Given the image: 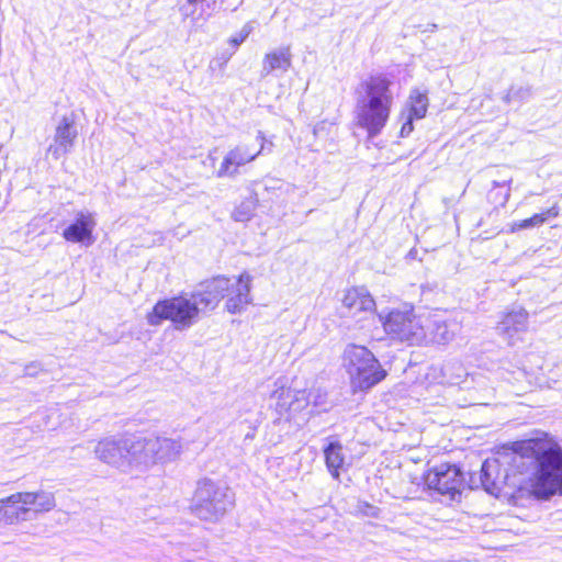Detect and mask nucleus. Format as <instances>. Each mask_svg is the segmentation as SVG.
Segmentation results:
<instances>
[{
  "mask_svg": "<svg viewBox=\"0 0 562 562\" xmlns=\"http://www.w3.org/2000/svg\"><path fill=\"white\" fill-rule=\"evenodd\" d=\"M481 481L491 494L505 487L541 499L562 495V447L548 434L514 443L482 464Z\"/></svg>",
  "mask_w": 562,
  "mask_h": 562,
  "instance_id": "1",
  "label": "nucleus"
},
{
  "mask_svg": "<svg viewBox=\"0 0 562 562\" xmlns=\"http://www.w3.org/2000/svg\"><path fill=\"white\" fill-rule=\"evenodd\" d=\"M393 82L384 75L369 77L362 82L357 104L356 123L370 138L378 136L390 117L394 103Z\"/></svg>",
  "mask_w": 562,
  "mask_h": 562,
  "instance_id": "2",
  "label": "nucleus"
},
{
  "mask_svg": "<svg viewBox=\"0 0 562 562\" xmlns=\"http://www.w3.org/2000/svg\"><path fill=\"white\" fill-rule=\"evenodd\" d=\"M233 504V494L225 483L203 477L196 482L191 512L201 520L216 522Z\"/></svg>",
  "mask_w": 562,
  "mask_h": 562,
  "instance_id": "3",
  "label": "nucleus"
},
{
  "mask_svg": "<svg viewBox=\"0 0 562 562\" xmlns=\"http://www.w3.org/2000/svg\"><path fill=\"white\" fill-rule=\"evenodd\" d=\"M344 363L353 391H368L387 374L375 356L360 345L350 344L346 347Z\"/></svg>",
  "mask_w": 562,
  "mask_h": 562,
  "instance_id": "4",
  "label": "nucleus"
},
{
  "mask_svg": "<svg viewBox=\"0 0 562 562\" xmlns=\"http://www.w3.org/2000/svg\"><path fill=\"white\" fill-rule=\"evenodd\" d=\"M200 317V310L190 292L158 301L153 311L147 314L146 319L151 326L170 321L176 330L182 331L196 324Z\"/></svg>",
  "mask_w": 562,
  "mask_h": 562,
  "instance_id": "5",
  "label": "nucleus"
},
{
  "mask_svg": "<svg viewBox=\"0 0 562 562\" xmlns=\"http://www.w3.org/2000/svg\"><path fill=\"white\" fill-rule=\"evenodd\" d=\"M183 451L180 438L160 435L136 437V470L145 471L155 465H166L177 461Z\"/></svg>",
  "mask_w": 562,
  "mask_h": 562,
  "instance_id": "6",
  "label": "nucleus"
},
{
  "mask_svg": "<svg viewBox=\"0 0 562 562\" xmlns=\"http://www.w3.org/2000/svg\"><path fill=\"white\" fill-rule=\"evenodd\" d=\"M378 318L384 331L394 339L415 345L426 338L424 319L415 314L414 307L409 304L389 312H380Z\"/></svg>",
  "mask_w": 562,
  "mask_h": 562,
  "instance_id": "7",
  "label": "nucleus"
},
{
  "mask_svg": "<svg viewBox=\"0 0 562 562\" xmlns=\"http://www.w3.org/2000/svg\"><path fill=\"white\" fill-rule=\"evenodd\" d=\"M94 454L101 462L128 473L136 469V437H105L95 445Z\"/></svg>",
  "mask_w": 562,
  "mask_h": 562,
  "instance_id": "8",
  "label": "nucleus"
},
{
  "mask_svg": "<svg viewBox=\"0 0 562 562\" xmlns=\"http://www.w3.org/2000/svg\"><path fill=\"white\" fill-rule=\"evenodd\" d=\"M464 483V476L461 470L453 464L442 463L427 472L425 484L428 488L454 499L460 495Z\"/></svg>",
  "mask_w": 562,
  "mask_h": 562,
  "instance_id": "9",
  "label": "nucleus"
},
{
  "mask_svg": "<svg viewBox=\"0 0 562 562\" xmlns=\"http://www.w3.org/2000/svg\"><path fill=\"white\" fill-rule=\"evenodd\" d=\"M257 140L260 144L259 148H255L247 143H239L231 148L223 157L222 164L216 171V177H236L240 167L254 161L265 150V136L262 132H258Z\"/></svg>",
  "mask_w": 562,
  "mask_h": 562,
  "instance_id": "10",
  "label": "nucleus"
},
{
  "mask_svg": "<svg viewBox=\"0 0 562 562\" xmlns=\"http://www.w3.org/2000/svg\"><path fill=\"white\" fill-rule=\"evenodd\" d=\"M269 400L271 401L270 406L274 407L280 416L290 412H302L308 407L306 390L294 391L286 387L281 379L274 381Z\"/></svg>",
  "mask_w": 562,
  "mask_h": 562,
  "instance_id": "11",
  "label": "nucleus"
},
{
  "mask_svg": "<svg viewBox=\"0 0 562 562\" xmlns=\"http://www.w3.org/2000/svg\"><path fill=\"white\" fill-rule=\"evenodd\" d=\"M231 279L216 277L203 282L200 289L191 292L201 315L215 310L221 300L225 297L226 293L231 290Z\"/></svg>",
  "mask_w": 562,
  "mask_h": 562,
  "instance_id": "12",
  "label": "nucleus"
},
{
  "mask_svg": "<svg viewBox=\"0 0 562 562\" xmlns=\"http://www.w3.org/2000/svg\"><path fill=\"white\" fill-rule=\"evenodd\" d=\"M231 279L216 277L203 282L200 289L191 292L201 315L215 310L221 300L225 297L226 293L231 290Z\"/></svg>",
  "mask_w": 562,
  "mask_h": 562,
  "instance_id": "13",
  "label": "nucleus"
},
{
  "mask_svg": "<svg viewBox=\"0 0 562 562\" xmlns=\"http://www.w3.org/2000/svg\"><path fill=\"white\" fill-rule=\"evenodd\" d=\"M231 279L216 277L203 282L200 289L191 292L201 315L215 310L221 300L225 297L226 293L231 290Z\"/></svg>",
  "mask_w": 562,
  "mask_h": 562,
  "instance_id": "14",
  "label": "nucleus"
},
{
  "mask_svg": "<svg viewBox=\"0 0 562 562\" xmlns=\"http://www.w3.org/2000/svg\"><path fill=\"white\" fill-rule=\"evenodd\" d=\"M529 314L524 307H514L506 312L496 325V333L508 345L522 340L521 335L528 330Z\"/></svg>",
  "mask_w": 562,
  "mask_h": 562,
  "instance_id": "15",
  "label": "nucleus"
},
{
  "mask_svg": "<svg viewBox=\"0 0 562 562\" xmlns=\"http://www.w3.org/2000/svg\"><path fill=\"white\" fill-rule=\"evenodd\" d=\"M7 502L22 503L26 507L31 519L50 512L56 506L55 495L45 490L13 493L7 497Z\"/></svg>",
  "mask_w": 562,
  "mask_h": 562,
  "instance_id": "16",
  "label": "nucleus"
},
{
  "mask_svg": "<svg viewBox=\"0 0 562 562\" xmlns=\"http://www.w3.org/2000/svg\"><path fill=\"white\" fill-rule=\"evenodd\" d=\"M252 278L244 272L237 279H231V290L226 293L225 307L231 314L241 313L252 301L250 295Z\"/></svg>",
  "mask_w": 562,
  "mask_h": 562,
  "instance_id": "17",
  "label": "nucleus"
},
{
  "mask_svg": "<svg viewBox=\"0 0 562 562\" xmlns=\"http://www.w3.org/2000/svg\"><path fill=\"white\" fill-rule=\"evenodd\" d=\"M97 225L93 213L80 211L76 220L63 233L66 240L90 246L94 243L92 232Z\"/></svg>",
  "mask_w": 562,
  "mask_h": 562,
  "instance_id": "18",
  "label": "nucleus"
},
{
  "mask_svg": "<svg viewBox=\"0 0 562 562\" xmlns=\"http://www.w3.org/2000/svg\"><path fill=\"white\" fill-rule=\"evenodd\" d=\"M77 135L74 121L64 116L56 127L54 140L47 149L48 154L54 159H59L68 154L74 147Z\"/></svg>",
  "mask_w": 562,
  "mask_h": 562,
  "instance_id": "19",
  "label": "nucleus"
},
{
  "mask_svg": "<svg viewBox=\"0 0 562 562\" xmlns=\"http://www.w3.org/2000/svg\"><path fill=\"white\" fill-rule=\"evenodd\" d=\"M341 302L342 306L347 308L352 316H357L360 313L375 312V301L364 286L348 289Z\"/></svg>",
  "mask_w": 562,
  "mask_h": 562,
  "instance_id": "20",
  "label": "nucleus"
},
{
  "mask_svg": "<svg viewBox=\"0 0 562 562\" xmlns=\"http://www.w3.org/2000/svg\"><path fill=\"white\" fill-rule=\"evenodd\" d=\"M292 66V54L290 47H280L267 53L262 59V76L280 71L285 74Z\"/></svg>",
  "mask_w": 562,
  "mask_h": 562,
  "instance_id": "21",
  "label": "nucleus"
},
{
  "mask_svg": "<svg viewBox=\"0 0 562 562\" xmlns=\"http://www.w3.org/2000/svg\"><path fill=\"white\" fill-rule=\"evenodd\" d=\"M324 456L326 467L331 474V476L336 480L339 479V471L345 469L346 465V456L344 452V446L335 440L330 441L324 448Z\"/></svg>",
  "mask_w": 562,
  "mask_h": 562,
  "instance_id": "22",
  "label": "nucleus"
},
{
  "mask_svg": "<svg viewBox=\"0 0 562 562\" xmlns=\"http://www.w3.org/2000/svg\"><path fill=\"white\" fill-rule=\"evenodd\" d=\"M559 215V209L558 206H552L548 209L544 213L541 214H535L530 218H526L519 222H516L513 224L512 232H515L517 229H526L531 228L536 226L542 225L548 217H557Z\"/></svg>",
  "mask_w": 562,
  "mask_h": 562,
  "instance_id": "23",
  "label": "nucleus"
},
{
  "mask_svg": "<svg viewBox=\"0 0 562 562\" xmlns=\"http://www.w3.org/2000/svg\"><path fill=\"white\" fill-rule=\"evenodd\" d=\"M5 509L4 512V522L8 525H15L22 521H27L31 519L27 514L26 507L22 505V503H8L7 497H4Z\"/></svg>",
  "mask_w": 562,
  "mask_h": 562,
  "instance_id": "24",
  "label": "nucleus"
},
{
  "mask_svg": "<svg viewBox=\"0 0 562 562\" xmlns=\"http://www.w3.org/2000/svg\"><path fill=\"white\" fill-rule=\"evenodd\" d=\"M409 111L408 115L419 120L425 117L428 109V98L426 93L418 90L412 91L409 95Z\"/></svg>",
  "mask_w": 562,
  "mask_h": 562,
  "instance_id": "25",
  "label": "nucleus"
},
{
  "mask_svg": "<svg viewBox=\"0 0 562 562\" xmlns=\"http://www.w3.org/2000/svg\"><path fill=\"white\" fill-rule=\"evenodd\" d=\"M255 210L256 201L245 200L234 210L232 217L236 222H247L252 217Z\"/></svg>",
  "mask_w": 562,
  "mask_h": 562,
  "instance_id": "26",
  "label": "nucleus"
},
{
  "mask_svg": "<svg viewBox=\"0 0 562 562\" xmlns=\"http://www.w3.org/2000/svg\"><path fill=\"white\" fill-rule=\"evenodd\" d=\"M453 333L448 329V325L445 322L435 323L432 333V339L437 342L445 344L451 340Z\"/></svg>",
  "mask_w": 562,
  "mask_h": 562,
  "instance_id": "27",
  "label": "nucleus"
},
{
  "mask_svg": "<svg viewBox=\"0 0 562 562\" xmlns=\"http://www.w3.org/2000/svg\"><path fill=\"white\" fill-rule=\"evenodd\" d=\"M205 0H187L184 4L180 7V12L186 18H192L193 20L206 19L202 13L196 14L198 4H202Z\"/></svg>",
  "mask_w": 562,
  "mask_h": 562,
  "instance_id": "28",
  "label": "nucleus"
},
{
  "mask_svg": "<svg viewBox=\"0 0 562 562\" xmlns=\"http://www.w3.org/2000/svg\"><path fill=\"white\" fill-rule=\"evenodd\" d=\"M306 396L308 398V406L313 405L314 407H318L325 404L326 401V393L318 387L306 390Z\"/></svg>",
  "mask_w": 562,
  "mask_h": 562,
  "instance_id": "29",
  "label": "nucleus"
},
{
  "mask_svg": "<svg viewBox=\"0 0 562 562\" xmlns=\"http://www.w3.org/2000/svg\"><path fill=\"white\" fill-rule=\"evenodd\" d=\"M529 95H530V90L528 88H519V89L512 88L505 95L504 100H505V102L508 103L513 100L525 99Z\"/></svg>",
  "mask_w": 562,
  "mask_h": 562,
  "instance_id": "30",
  "label": "nucleus"
},
{
  "mask_svg": "<svg viewBox=\"0 0 562 562\" xmlns=\"http://www.w3.org/2000/svg\"><path fill=\"white\" fill-rule=\"evenodd\" d=\"M378 508L366 503V502H358L356 506V513L362 514L364 516L369 517H378Z\"/></svg>",
  "mask_w": 562,
  "mask_h": 562,
  "instance_id": "31",
  "label": "nucleus"
},
{
  "mask_svg": "<svg viewBox=\"0 0 562 562\" xmlns=\"http://www.w3.org/2000/svg\"><path fill=\"white\" fill-rule=\"evenodd\" d=\"M42 370L41 363L38 362H31L25 366L24 368V374L29 376H36L40 371Z\"/></svg>",
  "mask_w": 562,
  "mask_h": 562,
  "instance_id": "32",
  "label": "nucleus"
},
{
  "mask_svg": "<svg viewBox=\"0 0 562 562\" xmlns=\"http://www.w3.org/2000/svg\"><path fill=\"white\" fill-rule=\"evenodd\" d=\"M415 117L411 116V115H407V119H406V122L403 124L402 128H401V136L402 137H406L408 136L413 130H414V126H413V120Z\"/></svg>",
  "mask_w": 562,
  "mask_h": 562,
  "instance_id": "33",
  "label": "nucleus"
},
{
  "mask_svg": "<svg viewBox=\"0 0 562 562\" xmlns=\"http://www.w3.org/2000/svg\"><path fill=\"white\" fill-rule=\"evenodd\" d=\"M250 33V30L247 29L246 26L240 31V33L236 36H234L231 42L235 45V46H238L240 45L249 35Z\"/></svg>",
  "mask_w": 562,
  "mask_h": 562,
  "instance_id": "34",
  "label": "nucleus"
},
{
  "mask_svg": "<svg viewBox=\"0 0 562 562\" xmlns=\"http://www.w3.org/2000/svg\"><path fill=\"white\" fill-rule=\"evenodd\" d=\"M4 503H5L4 498H1L0 499V520H3V521H4V512H7Z\"/></svg>",
  "mask_w": 562,
  "mask_h": 562,
  "instance_id": "35",
  "label": "nucleus"
}]
</instances>
